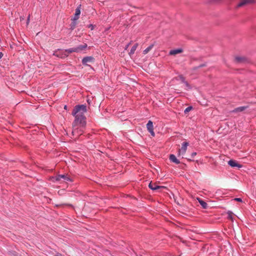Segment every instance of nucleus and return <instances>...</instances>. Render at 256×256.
<instances>
[{
    "label": "nucleus",
    "mask_w": 256,
    "mask_h": 256,
    "mask_svg": "<svg viewBox=\"0 0 256 256\" xmlns=\"http://www.w3.org/2000/svg\"><path fill=\"white\" fill-rule=\"evenodd\" d=\"M86 112V106L84 104L76 106L72 112V115L74 116H84Z\"/></svg>",
    "instance_id": "nucleus-1"
},
{
    "label": "nucleus",
    "mask_w": 256,
    "mask_h": 256,
    "mask_svg": "<svg viewBox=\"0 0 256 256\" xmlns=\"http://www.w3.org/2000/svg\"><path fill=\"white\" fill-rule=\"evenodd\" d=\"M75 120L73 122L72 126L73 127L76 126V125L80 124L82 126H84L86 124V117L84 115V116H74Z\"/></svg>",
    "instance_id": "nucleus-2"
},
{
    "label": "nucleus",
    "mask_w": 256,
    "mask_h": 256,
    "mask_svg": "<svg viewBox=\"0 0 256 256\" xmlns=\"http://www.w3.org/2000/svg\"><path fill=\"white\" fill-rule=\"evenodd\" d=\"M56 180L60 181L63 180V182H73L72 178L70 177L68 174H60L56 176Z\"/></svg>",
    "instance_id": "nucleus-3"
},
{
    "label": "nucleus",
    "mask_w": 256,
    "mask_h": 256,
    "mask_svg": "<svg viewBox=\"0 0 256 256\" xmlns=\"http://www.w3.org/2000/svg\"><path fill=\"white\" fill-rule=\"evenodd\" d=\"M158 184L159 182H151L148 184V187L154 190L166 188V186H159Z\"/></svg>",
    "instance_id": "nucleus-4"
},
{
    "label": "nucleus",
    "mask_w": 256,
    "mask_h": 256,
    "mask_svg": "<svg viewBox=\"0 0 256 256\" xmlns=\"http://www.w3.org/2000/svg\"><path fill=\"white\" fill-rule=\"evenodd\" d=\"M188 145V143L187 142H184L182 144V148L178 150V156H180V154H184L186 153Z\"/></svg>",
    "instance_id": "nucleus-5"
},
{
    "label": "nucleus",
    "mask_w": 256,
    "mask_h": 256,
    "mask_svg": "<svg viewBox=\"0 0 256 256\" xmlns=\"http://www.w3.org/2000/svg\"><path fill=\"white\" fill-rule=\"evenodd\" d=\"M153 123L151 120H149L146 124V128L148 130V131L150 133L151 135L152 136H154L155 134L154 132V128H153Z\"/></svg>",
    "instance_id": "nucleus-6"
},
{
    "label": "nucleus",
    "mask_w": 256,
    "mask_h": 256,
    "mask_svg": "<svg viewBox=\"0 0 256 256\" xmlns=\"http://www.w3.org/2000/svg\"><path fill=\"white\" fill-rule=\"evenodd\" d=\"M94 58L92 56H86L82 60L83 64L88 65V63H92L94 62Z\"/></svg>",
    "instance_id": "nucleus-7"
},
{
    "label": "nucleus",
    "mask_w": 256,
    "mask_h": 256,
    "mask_svg": "<svg viewBox=\"0 0 256 256\" xmlns=\"http://www.w3.org/2000/svg\"><path fill=\"white\" fill-rule=\"evenodd\" d=\"M228 164L232 167H238V168H240L242 167V166L239 164H238L236 160H230L228 162Z\"/></svg>",
    "instance_id": "nucleus-8"
},
{
    "label": "nucleus",
    "mask_w": 256,
    "mask_h": 256,
    "mask_svg": "<svg viewBox=\"0 0 256 256\" xmlns=\"http://www.w3.org/2000/svg\"><path fill=\"white\" fill-rule=\"evenodd\" d=\"M254 2V0H242V1L237 5V8L242 7L245 4L249 3H252Z\"/></svg>",
    "instance_id": "nucleus-9"
},
{
    "label": "nucleus",
    "mask_w": 256,
    "mask_h": 256,
    "mask_svg": "<svg viewBox=\"0 0 256 256\" xmlns=\"http://www.w3.org/2000/svg\"><path fill=\"white\" fill-rule=\"evenodd\" d=\"M54 55L60 57V58H64L68 56V54L64 53V51L58 50L54 53Z\"/></svg>",
    "instance_id": "nucleus-10"
},
{
    "label": "nucleus",
    "mask_w": 256,
    "mask_h": 256,
    "mask_svg": "<svg viewBox=\"0 0 256 256\" xmlns=\"http://www.w3.org/2000/svg\"><path fill=\"white\" fill-rule=\"evenodd\" d=\"M80 8L78 7L76 10L74 16L73 18V20H78L79 18V16H80Z\"/></svg>",
    "instance_id": "nucleus-11"
},
{
    "label": "nucleus",
    "mask_w": 256,
    "mask_h": 256,
    "mask_svg": "<svg viewBox=\"0 0 256 256\" xmlns=\"http://www.w3.org/2000/svg\"><path fill=\"white\" fill-rule=\"evenodd\" d=\"M170 160L171 162L176 164H180V162L176 158V156L174 154H170Z\"/></svg>",
    "instance_id": "nucleus-12"
},
{
    "label": "nucleus",
    "mask_w": 256,
    "mask_h": 256,
    "mask_svg": "<svg viewBox=\"0 0 256 256\" xmlns=\"http://www.w3.org/2000/svg\"><path fill=\"white\" fill-rule=\"evenodd\" d=\"M182 48H178L176 50H173L170 52V55H176L178 54L182 53Z\"/></svg>",
    "instance_id": "nucleus-13"
},
{
    "label": "nucleus",
    "mask_w": 256,
    "mask_h": 256,
    "mask_svg": "<svg viewBox=\"0 0 256 256\" xmlns=\"http://www.w3.org/2000/svg\"><path fill=\"white\" fill-rule=\"evenodd\" d=\"M87 47V44H84L82 45L78 46L75 48L76 50V52H78L82 50H84Z\"/></svg>",
    "instance_id": "nucleus-14"
},
{
    "label": "nucleus",
    "mask_w": 256,
    "mask_h": 256,
    "mask_svg": "<svg viewBox=\"0 0 256 256\" xmlns=\"http://www.w3.org/2000/svg\"><path fill=\"white\" fill-rule=\"evenodd\" d=\"M197 200L203 208L206 209L208 208V206L206 202L202 200L200 198H197Z\"/></svg>",
    "instance_id": "nucleus-15"
},
{
    "label": "nucleus",
    "mask_w": 256,
    "mask_h": 256,
    "mask_svg": "<svg viewBox=\"0 0 256 256\" xmlns=\"http://www.w3.org/2000/svg\"><path fill=\"white\" fill-rule=\"evenodd\" d=\"M248 107L247 106H240L234 109L232 112H241L244 110Z\"/></svg>",
    "instance_id": "nucleus-16"
},
{
    "label": "nucleus",
    "mask_w": 256,
    "mask_h": 256,
    "mask_svg": "<svg viewBox=\"0 0 256 256\" xmlns=\"http://www.w3.org/2000/svg\"><path fill=\"white\" fill-rule=\"evenodd\" d=\"M76 50L75 48H70V49L66 50H64V53H65V54H70V53H72L73 52H76Z\"/></svg>",
    "instance_id": "nucleus-17"
},
{
    "label": "nucleus",
    "mask_w": 256,
    "mask_h": 256,
    "mask_svg": "<svg viewBox=\"0 0 256 256\" xmlns=\"http://www.w3.org/2000/svg\"><path fill=\"white\" fill-rule=\"evenodd\" d=\"M138 46V44H136L131 48L130 51V54H132L134 53L135 50H136L137 47Z\"/></svg>",
    "instance_id": "nucleus-18"
},
{
    "label": "nucleus",
    "mask_w": 256,
    "mask_h": 256,
    "mask_svg": "<svg viewBox=\"0 0 256 256\" xmlns=\"http://www.w3.org/2000/svg\"><path fill=\"white\" fill-rule=\"evenodd\" d=\"M153 46H154V44H151L150 46L148 47L146 49H145L143 51V54H148L152 49Z\"/></svg>",
    "instance_id": "nucleus-19"
},
{
    "label": "nucleus",
    "mask_w": 256,
    "mask_h": 256,
    "mask_svg": "<svg viewBox=\"0 0 256 256\" xmlns=\"http://www.w3.org/2000/svg\"><path fill=\"white\" fill-rule=\"evenodd\" d=\"M72 134L74 136H78L81 134V133L78 132V128H74L72 132Z\"/></svg>",
    "instance_id": "nucleus-20"
},
{
    "label": "nucleus",
    "mask_w": 256,
    "mask_h": 256,
    "mask_svg": "<svg viewBox=\"0 0 256 256\" xmlns=\"http://www.w3.org/2000/svg\"><path fill=\"white\" fill-rule=\"evenodd\" d=\"M192 106H188L187 108H186L184 111L185 114H186L190 110H192Z\"/></svg>",
    "instance_id": "nucleus-21"
},
{
    "label": "nucleus",
    "mask_w": 256,
    "mask_h": 256,
    "mask_svg": "<svg viewBox=\"0 0 256 256\" xmlns=\"http://www.w3.org/2000/svg\"><path fill=\"white\" fill-rule=\"evenodd\" d=\"M228 218L232 219V215L233 214L232 212H228Z\"/></svg>",
    "instance_id": "nucleus-22"
},
{
    "label": "nucleus",
    "mask_w": 256,
    "mask_h": 256,
    "mask_svg": "<svg viewBox=\"0 0 256 256\" xmlns=\"http://www.w3.org/2000/svg\"><path fill=\"white\" fill-rule=\"evenodd\" d=\"M236 59L238 62H240L242 60V58L240 57H237Z\"/></svg>",
    "instance_id": "nucleus-23"
},
{
    "label": "nucleus",
    "mask_w": 256,
    "mask_h": 256,
    "mask_svg": "<svg viewBox=\"0 0 256 256\" xmlns=\"http://www.w3.org/2000/svg\"><path fill=\"white\" fill-rule=\"evenodd\" d=\"M196 152H193L191 154V157L192 158H194L196 156Z\"/></svg>",
    "instance_id": "nucleus-24"
},
{
    "label": "nucleus",
    "mask_w": 256,
    "mask_h": 256,
    "mask_svg": "<svg viewBox=\"0 0 256 256\" xmlns=\"http://www.w3.org/2000/svg\"><path fill=\"white\" fill-rule=\"evenodd\" d=\"M234 200L238 202H242V200L240 198H236Z\"/></svg>",
    "instance_id": "nucleus-25"
},
{
    "label": "nucleus",
    "mask_w": 256,
    "mask_h": 256,
    "mask_svg": "<svg viewBox=\"0 0 256 256\" xmlns=\"http://www.w3.org/2000/svg\"><path fill=\"white\" fill-rule=\"evenodd\" d=\"M30 16L29 15L28 18V19H27V24H28L30 22Z\"/></svg>",
    "instance_id": "nucleus-26"
},
{
    "label": "nucleus",
    "mask_w": 256,
    "mask_h": 256,
    "mask_svg": "<svg viewBox=\"0 0 256 256\" xmlns=\"http://www.w3.org/2000/svg\"><path fill=\"white\" fill-rule=\"evenodd\" d=\"M206 66V64H200V66H198V68H202V67L204 66Z\"/></svg>",
    "instance_id": "nucleus-27"
},
{
    "label": "nucleus",
    "mask_w": 256,
    "mask_h": 256,
    "mask_svg": "<svg viewBox=\"0 0 256 256\" xmlns=\"http://www.w3.org/2000/svg\"><path fill=\"white\" fill-rule=\"evenodd\" d=\"M3 54L2 52H0V59L2 57Z\"/></svg>",
    "instance_id": "nucleus-28"
},
{
    "label": "nucleus",
    "mask_w": 256,
    "mask_h": 256,
    "mask_svg": "<svg viewBox=\"0 0 256 256\" xmlns=\"http://www.w3.org/2000/svg\"><path fill=\"white\" fill-rule=\"evenodd\" d=\"M55 256H62L60 254H57Z\"/></svg>",
    "instance_id": "nucleus-29"
},
{
    "label": "nucleus",
    "mask_w": 256,
    "mask_h": 256,
    "mask_svg": "<svg viewBox=\"0 0 256 256\" xmlns=\"http://www.w3.org/2000/svg\"><path fill=\"white\" fill-rule=\"evenodd\" d=\"M89 28H91V29H92V28H93V26H92V25L90 24V26H89Z\"/></svg>",
    "instance_id": "nucleus-30"
},
{
    "label": "nucleus",
    "mask_w": 256,
    "mask_h": 256,
    "mask_svg": "<svg viewBox=\"0 0 256 256\" xmlns=\"http://www.w3.org/2000/svg\"><path fill=\"white\" fill-rule=\"evenodd\" d=\"M64 108L65 110H66V109H67V106H64Z\"/></svg>",
    "instance_id": "nucleus-31"
}]
</instances>
